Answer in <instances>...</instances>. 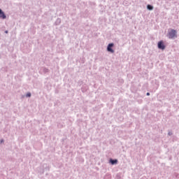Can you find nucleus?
<instances>
[{
  "label": "nucleus",
  "mask_w": 179,
  "mask_h": 179,
  "mask_svg": "<svg viewBox=\"0 0 179 179\" xmlns=\"http://www.w3.org/2000/svg\"><path fill=\"white\" fill-rule=\"evenodd\" d=\"M167 37L170 39L177 38V31L175 29H171L168 33Z\"/></svg>",
  "instance_id": "1"
},
{
  "label": "nucleus",
  "mask_w": 179,
  "mask_h": 179,
  "mask_svg": "<svg viewBox=\"0 0 179 179\" xmlns=\"http://www.w3.org/2000/svg\"><path fill=\"white\" fill-rule=\"evenodd\" d=\"M157 47L159 50H166V45H164V42H163V41L158 42Z\"/></svg>",
  "instance_id": "2"
},
{
  "label": "nucleus",
  "mask_w": 179,
  "mask_h": 179,
  "mask_svg": "<svg viewBox=\"0 0 179 179\" xmlns=\"http://www.w3.org/2000/svg\"><path fill=\"white\" fill-rule=\"evenodd\" d=\"M113 47H114V43H109L107 46V51L108 52H111L114 54V50H113Z\"/></svg>",
  "instance_id": "3"
},
{
  "label": "nucleus",
  "mask_w": 179,
  "mask_h": 179,
  "mask_svg": "<svg viewBox=\"0 0 179 179\" xmlns=\"http://www.w3.org/2000/svg\"><path fill=\"white\" fill-rule=\"evenodd\" d=\"M0 19H3V20L6 19V15H5V13L1 8H0Z\"/></svg>",
  "instance_id": "4"
},
{
  "label": "nucleus",
  "mask_w": 179,
  "mask_h": 179,
  "mask_svg": "<svg viewBox=\"0 0 179 179\" xmlns=\"http://www.w3.org/2000/svg\"><path fill=\"white\" fill-rule=\"evenodd\" d=\"M110 163L113 165L114 164H117V163H118V160L117 159H110Z\"/></svg>",
  "instance_id": "5"
},
{
  "label": "nucleus",
  "mask_w": 179,
  "mask_h": 179,
  "mask_svg": "<svg viewBox=\"0 0 179 179\" xmlns=\"http://www.w3.org/2000/svg\"><path fill=\"white\" fill-rule=\"evenodd\" d=\"M55 24H56V26H59V24H61V20L60 18H57L55 22Z\"/></svg>",
  "instance_id": "6"
},
{
  "label": "nucleus",
  "mask_w": 179,
  "mask_h": 179,
  "mask_svg": "<svg viewBox=\"0 0 179 179\" xmlns=\"http://www.w3.org/2000/svg\"><path fill=\"white\" fill-rule=\"evenodd\" d=\"M147 9L148 10H153V6H152L150 4L147 5Z\"/></svg>",
  "instance_id": "7"
},
{
  "label": "nucleus",
  "mask_w": 179,
  "mask_h": 179,
  "mask_svg": "<svg viewBox=\"0 0 179 179\" xmlns=\"http://www.w3.org/2000/svg\"><path fill=\"white\" fill-rule=\"evenodd\" d=\"M42 71L44 73H48V72L49 71L48 69L43 67L42 68Z\"/></svg>",
  "instance_id": "8"
},
{
  "label": "nucleus",
  "mask_w": 179,
  "mask_h": 179,
  "mask_svg": "<svg viewBox=\"0 0 179 179\" xmlns=\"http://www.w3.org/2000/svg\"><path fill=\"white\" fill-rule=\"evenodd\" d=\"M26 97H31V93L28 92L26 95Z\"/></svg>",
  "instance_id": "9"
},
{
  "label": "nucleus",
  "mask_w": 179,
  "mask_h": 179,
  "mask_svg": "<svg viewBox=\"0 0 179 179\" xmlns=\"http://www.w3.org/2000/svg\"><path fill=\"white\" fill-rule=\"evenodd\" d=\"M168 135H169V136H171V135H173V133L171 132V131H169V132L168 133Z\"/></svg>",
  "instance_id": "10"
},
{
  "label": "nucleus",
  "mask_w": 179,
  "mask_h": 179,
  "mask_svg": "<svg viewBox=\"0 0 179 179\" xmlns=\"http://www.w3.org/2000/svg\"><path fill=\"white\" fill-rule=\"evenodd\" d=\"M147 96H150V93H149V92H147Z\"/></svg>",
  "instance_id": "11"
},
{
  "label": "nucleus",
  "mask_w": 179,
  "mask_h": 179,
  "mask_svg": "<svg viewBox=\"0 0 179 179\" xmlns=\"http://www.w3.org/2000/svg\"><path fill=\"white\" fill-rule=\"evenodd\" d=\"M1 143H3V139L1 140Z\"/></svg>",
  "instance_id": "12"
},
{
  "label": "nucleus",
  "mask_w": 179,
  "mask_h": 179,
  "mask_svg": "<svg viewBox=\"0 0 179 179\" xmlns=\"http://www.w3.org/2000/svg\"><path fill=\"white\" fill-rule=\"evenodd\" d=\"M5 33H6V34H8V31H5Z\"/></svg>",
  "instance_id": "13"
}]
</instances>
